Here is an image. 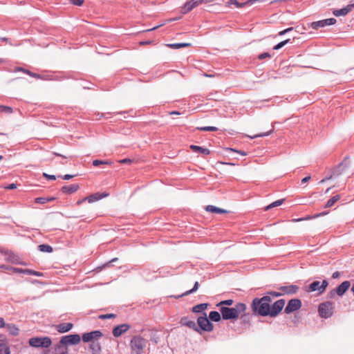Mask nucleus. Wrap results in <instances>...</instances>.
Returning <instances> with one entry per match:
<instances>
[{
	"label": "nucleus",
	"mask_w": 354,
	"mask_h": 354,
	"mask_svg": "<svg viewBox=\"0 0 354 354\" xmlns=\"http://www.w3.org/2000/svg\"><path fill=\"white\" fill-rule=\"evenodd\" d=\"M272 299L270 296H263L261 298H254L251 304V308L254 315H259L263 317L270 314V303Z\"/></svg>",
	"instance_id": "nucleus-1"
},
{
	"label": "nucleus",
	"mask_w": 354,
	"mask_h": 354,
	"mask_svg": "<svg viewBox=\"0 0 354 354\" xmlns=\"http://www.w3.org/2000/svg\"><path fill=\"white\" fill-rule=\"evenodd\" d=\"M246 305L243 303H237L232 308L221 306L220 312L224 320L234 319L238 318L240 315L246 310Z\"/></svg>",
	"instance_id": "nucleus-2"
},
{
	"label": "nucleus",
	"mask_w": 354,
	"mask_h": 354,
	"mask_svg": "<svg viewBox=\"0 0 354 354\" xmlns=\"http://www.w3.org/2000/svg\"><path fill=\"white\" fill-rule=\"evenodd\" d=\"M349 163L347 161V159L345 158L342 162H341L338 165L334 167L332 170V173L330 176H326L324 179H322L319 183H323L328 180L331 179L332 178H336L342 175L346 169L348 167Z\"/></svg>",
	"instance_id": "nucleus-3"
},
{
	"label": "nucleus",
	"mask_w": 354,
	"mask_h": 354,
	"mask_svg": "<svg viewBox=\"0 0 354 354\" xmlns=\"http://www.w3.org/2000/svg\"><path fill=\"white\" fill-rule=\"evenodd\" d=\"M146 343L147 342L143 337L140 336L133 337L130 342L132 352L136 354H142Z\"/></svg>",
	"instance_id": "nucleus-4"
},
{
	"label": "nucleus",
	"mask_w": 354,
	"mask_h": 354,
	"mask_svg": "<svg viewBox=\"0 0 354 354\" xmlns=\"http://www.w3.org/2000/svg\"><path fill=\"white\" fill-rule=\"evenodd\" d=\"M28 343L30 346L35 348H48L52 341L49 337H35L29 339Z\"/></svg>",
	"instance_id": "nucleus-5"
},
{
	"label": "nucleus",
	"mask_w": 354,
	"mask_h": 354,
	"mask_svg": "<svg viewBox=\"0 0 354 354\" xmlns=\"http://www.w3.org/2000/svg\"><path fill=\"white\" fill-rule=\"evenodd\" d=\"M334 304L331 301H326L319 304L318 313L321 317L328 319L330 317L334 311Z\"/></svg>",
	"instance_id": "nucleus-6"
},
{
	"label": "nucleus",
	"mask_w": 354,
	"mask_h": 354,
	"mask_svg": "<svg viewBox=\"0 0 354 354\" xmlns=\"http://www.w3.org/2000/svg\"><path fill=\"white\" fill-rule=\"evenodd\" d=\"M198 327L199 328V332L201 333V330L211 332L213 330L214 326L209 321V319L207 317L206 313L203 314V316L198 317L197 319Z\"/></svg>",
	"instance_id": "nucleus-7"
},
{
	"label": "nucleus",
	"mask_w": 354,
	"mask_h": 354,
	"mask_svg": "<svg viewBox=\"0 0 354 354\" xmlns=\"http://www.w3.org/2000/svg\"><path fill=\"white\" fill-rule=\"evenodd\" d=\"M328 286V283L326 280H324L322 282H320L319 281H315L309 285L308 291H318L319 294H322L325 291Z\"/></svg>",
	"instance_id": "nucleus-8"
},
{
	"label": "nucleus",
	"mask_w": 354,
	"mask_h": 354,
	"mask_svg": "<svg viewBox=\"0 0 354 354\" xmlns=\"http://www.w3.org/2000/svg\"><path fill=\"white\" fill-rule=\"evenodd\" d=\"M81 341V337L78 334H71L66 336H63L60 342L62 344L68 345H76L78 344Z\"/></svg>",
	"instance_id": "nucleus-9"
},
{
	"label": "nucleus",
	"mask_w": 354,
	"mask_h": 354,
	"mask_svg": "<svg viewBox=\"0 0 354 354\" xmlns=\"http://www.w3.org/2000/svg\"><path fill=\"white\" fill-rule=\"evenodd\" d=\"M103 336L100 330H93L89 333H84L82 336L84 342H93V341H98L100 338Z\"/></svg>",
	"instance_id": "nucleus-10"
},
{
	"label": "nucleus",
	"mask_w": 354,
	"mask_h": 354,
	"mask_svg": "<svg viewBox=\"0 0 354 354\" xmlns=\"http://www.w3.org/2000/svg\"><path fill=\"white\" fill-rule=\"evenodd\" d=\"M285 305V300L281 299L276 301L272 306L270 305V314L269 316L274 317L282 310Z\"/></svg>",
	"instance_id": "nucleus-11"
},
{
	"label": "nucleus",
	"mask_w": 354,
	"mask_h": 354,
	"mask_svg": "<svg viewBox=\"0 0 354 354\" xmlns=\"http://www.w3.org/2000/svg\"><path fill=\"white\" fill-rule=\"evenodd\" d=\"M301 306V301L299 299H290L286 307L285 308L284 312L286 314L291 313L294 311L297 310Z\"/></svg>",
	"instance_id": "nucleus-12"
},
{
	"label": "nucleus",
	"mask_w": 354,
	"mask_h": 354,
	"mask_svg": "<svg viewBox=\"0 0 354 354\" xmlns=\"http://www.w3.org/2000/svg\"><path fill=\"white\" fill-rule=\"evenodd\" d=\"M337 20L335 18H329L317 21H314L311 24V28L315 30H318L326 26L333 25L336 23Z\"/></svg>",
	"instance_id": "nucleus-13"
},
{
	"label": "nucleus",
	"mask_w": 354,
	"mask_h": 354,
	"mask_svg": "<svg viewBox=\"0 0 354 354\" xmlns=\"http://www.w3.org/2000/svg\"><path fill=\"white\" fill-rule=\"evenodd\" d=\"M201 5V0H190L183 6L181 8V13L185 15L190 11H192L194 8H196Z\"/></svg>",
	"instance_id": "nucleus-14"
},
{
	"label": "nucleus",
	"mask_w": 354,
	"mask_h": 354,
	"mask_svg": "<svg viewBox=\"0 0 354 354\" xmlns=\"http://www.w3.org/2000/svg\"><path fill=\"white\" fill-rule=\"evenodd\" d=\"M130 328V325L127 324H122L118 326H116L113 329V335L115 337H118L125 332H127Z\"/></svg>",
	"instance_id": "nucleus-15"
},
{
	"label": "nucleus",
	"mask_w": 354,
	"mask_h": 354,
	"mask_svg": "<svg viewBox=\"0 0 354 354\" xmlns=\"http://www.w3.org/2000/svg\"><path fill=\"white\" fill-rule=\"evenodd\" d=\"M181 326H185L194 330V331L199 332V328L197 326L194 321L190 320L187 317H183L180 320Z\"/></svg>",
	"instance_id": "nucleus-16"
},
{
	"label": "nucleus",
	"mask_w": 354,
	"mask_h": 354,
	"mask_svg": "<svg viewBox=\"0 0 354 354\" xmlns=\"http://www.w3.org/2000/svg\"><path fill=\"white\" fill-rule=\"evenodd\" d=\"M353 8L354 3H350L341 9L333 10V13L335 17L345 16L352 11Z\"/></svg>",
	"instance_id": "nucleus-17"
},
{
	"label": "nucleus",
	"mask_w": 354,
	"mask_h": 354,
	"mask_svg": "<svg viewBox=\"0 0 354 354\" xmlns=\"http://www.w3.org/2000/svg\"><path fill=\"white\" fill-rule=\"evenodd\" d=\"M0 252L6 256V261L12 263H17V256L10 250L0 248Z\"/></svg>",
	"instance_id": "nucleus-18"
},
{
	"label": "nucleus",
	"mask_w": 354,
	"mask_h": 354,
	"mask_svg": "<svg viewBox=\"0 0 354 354\" xmlns=\"http://www.w3.org/2000/svg\"><path fill=\"white\" fill-rule=\"evenodd\" d=\"M283 294L293 295L295 294L298 290L299 286L296 285L283 286L279 288Z\"/></svg>",
	"instance_id": "nucleus-19"
},
{
	"label": "nucleus",
	"mask_w": 354,
	"mask_h": 354,
	"mask_svg": "<svg viewBox=\"0 0 354 354\" xmlns=\"http://www.w3.org/2000/svg\"><path fill=\"white\" fill-rule=\"evenodd\" d=\"M351 286V283L348 281H343L340 285L337 286L336 288V293L339 296H342L349 288Z\"/></svg>",
	"instance_id": "nucleus-20"
},
{
	"label": "nucleus",
	"mask_w": 354,
	"mask_h": 354,
	"mask_svg": "<svg viewBox=\"0 0 354 354\" xmlns=\"http://www.w3.org/2000/svg\"><path fill=\"white\" fill-rule=\"evenodd\" d=\"M80 188L78 184H73L70 185L63 186L61 189V191L64 194H71L73 193L76 192Z\"/></svg>",
	"instance_id": "nucleus-21"
},
{
	"label": "nucleus",
	"mask_w": 354,
	"mask_h": 354,
	"mask_svg": "<svg viewBox=\"0 0 354 354\" xmlns=\"http://www.w3.org/2000/svg\"><path fill=\"white\" fill-rule=\"evenodd\" d=\"M108 196V194H100V193H95L94 194H91L87 197H85L83 198V201H87L88 203H94L98 200H100L106 196Z\"/></svg>",
	"instance_id": "nucleus-22"
},
{
	"label": "nucleus",
	"mask_w": 354,
	"mask_h": 354,
	"mask_svg": "<svg viewBox=\"0 0 354 354\" xmlns=\"http://www.w3.org/2000/svg\"><path fill=\"white\" fill-rule=\"evenodd\" d=\"M73 325L71 323H62L57 326V330L61 333H66L72 329Z\"/></svg>",
	"instance_id": "nucleus-23"
},
{
	"label": "nucleus",
	"mask_w": 354,
	"mask_h": 354,
	"mask_svg": "<svg viewBox=\"0 0 354 354\" xmlns=\"http://www.w3.org/2000/svg\"><path fill=\"white\" fill-rule=\"evenodd\" d=\"M89 348L92 354H100L101 353V346L98 341H93V342H90Z\"/></svg>",
	"instance_id": "nucleus-24"
},
{
	"label": "nucleus",
	"mask_w": 354,
	"mask_h": 354,
	"mask_svg": "<svg viewBox=\"0 0 354 354\" xmlns=\"http://www.w3.org/2000/svg\"><path fill=\"white\" fill-rule=\"evenodd\" d=\"M68 348L65 344H62L60 342L55 346L53 354H67Z\"/></svg>",
	"instance_id": "nucleus-25"
},
{
	"label": "nucleus",
	"mask_w": 354,
	"mask_h": 354,
	"mask_svg": "<svg viewBox=\"0 0 354 354\" xmlns=\"http://www.w3.org/2000/svg\"><path fill=\"white\" fill-rule=\"evenodd\" d=\"M250 2L251 1H248V0L243 3H239L237 0H229L226 3V6L230 7L232 5H234V6H235V7H236L238 8H243L246 6H249V3H250Z\"/></svg>",
	"instance_id": "nucleus-26"
},
{
	"label": "nucleus",
	"mask_w": 354,
	"mask_h": 354,
	"mask_svg": "<svg viewBox=\"0 0 354 354\" xmlns=\"http://www.w3.org/2000/svg\"><path fill=\"white\" fill-rule=\"evenodd\" d=\"M190 149L194 152H199L204 155H209L210 153V151L207 148H204L197 145H190Z\"/></svg>",
	"instance_id": "nucleus-27"
},
{
	"label": "nucleus",
	"mask_w": 354,
	"mask_h": 354,
	"mask_svg": "<svg viewBox=\"0 0 354 354\" xmlns=\"http://www.w3.org/2000/svg\"><path fill=\"white\" fill-rule=\"evenodd\" d=\"M221 314L217 311H211L209 314V319L212 322H219L221 319Z\"/></svg>",
	"instance_id": "nucleus-28"
},
{
	"label": "nucleus",
	"mask_w": 354,
	"mask_h": 354,
	"mask_svg": "<svg viewBox=\"0 0 354 354\" xmlns=\"http://www.w3.org/2000/svg\"><path fill=\"white\" fill-rule=\"evenodd\" d=\"M205 209H206V211H207V212H212V213H219V214H222V213H225V212H227V211H226V210L223 209H221V208H218V207H216L213 206V205H207V206L205 207Z\"/></svg>",
	"instance_id": "nucleus-29"
},
{
	"label": "nucleus",
	"mask_w": 354,
	"mask_h": 354,
	"mask_svg": "<svg viewBox=\"0 0 354 354\" xmlns=\"http://www.w3.org/2000/svg\"><path fill=\"white\" fill-rule=\"evenodd\" d=\"M6 326L11 335H17L19 334V330L15 324H6Z\"/></svg>",
	"instance_id": "nucleus-30"
},
{
	"label": "nucleus",
	"mask_w": 354,
	"mask_h": 354,
	"mask_svg": "<svg viewBox=\"0 0 354 354\" xmlns=\"http://www.w3.org/2000/svg\"><path fill=\"white\" fill-rule=\"evenodd\" d=\"M207 306H208V304H205V303L200 304L194 306L192 308V310L193 313H201L207 308Z\"/></svg>",
	"instance_id": "nucleus-31"
},
{
	"label": "nucleus",
	"mask_w": 354,
	"mask_h": 354,
	"mask_svg": "<svg viewBox=\"0 0 354 354\" xmlns=\"http://www.w3.org/2000/svg\"><path fill=\"white\" fill-rule=\"evenodd\" d=\"M340 198V196L339 195H335L334 196H333L331 198H330L327 202L325 204V207L326 208H328V207H330L332 206H333L335 205V203L339 201Z\"/></svg>",
	"instance_id": "nucleus-32"
},
{
	"label": "nucleus",
	"mask_w": 354,
	"mask_h": 354,
	"mask_svg": "<svg viewBox=\"0 0 354 354\" xmlns=\"http://www.w3.org/2000/svg\"><path fill=\"white\" fill-rule=\"evenodd\" d=\"M38 249L43 252H52L53 250V248L48 244H41L38 246Z\"/></svg>",
	"instance_id": "nucleus-33"
},
{
	"label": "nucleus",
	"mask_w": 354,
	"mask_h": 354,
	"mask_svg": "<svg viewBox=\"0 0 354 354\" xmlns=\"http://www.w3.org/2000/svg\"><path fill=\"white\" fill-rule=\"evenodd\" d=\"M198 287H199V283L198 281H196L194 285V287L191 290L186 291L185 292H184L181 295L178 296V297H183V296H187V295H188L189 294L194 293V292H196L198 290Z\"/></svg>",
	"instance_id": "nucleus-34"
},
{
	"label": "nucleus",
	"mask_w": 354,
	"mask_h": 354,
	"mask_svg": "<svg viewBox=\"0 0 354 354\" xmlns=\"http://www.w3.org/2000/svg\"><path fill=\"white\" fill-rule=\"evenodd\" d=\"M0 354H10V348L6 344H0Z\"/></svg>",
	"instance_id": "nucleus-35"
},
{
	"label": "nucleus",
	"mask_w": 354,
	"mask_h": 354,
	"mask_svg": "<svg viewBox=\"0 0 354 354\" xmlns=\"http://www.w3.org/2000/svg\"><path fill=\"white\" fill-rule=\"evenodd\" d=\"M283 201H284V199L277 200V201L270 203L269 205H268L266 207V210H268V209H270L271 208H273V207H278V206L282 205Z\"/></svg>",
	"instance_id": "nucleus-36"
},
{
	"label": "nucleus",
	"mask_w": 354,
	"mask_h": 354,
	"mask_svg": "<svg viewBox=\"0 0 354 354\" xmlns=\"http://www.w3.org/2000/svg\"><path fill=\"white\" fill-rule=\"evenodd\" d=\"M168 46L172 48L178 49L180 48L189 46H190V44H189V43H175V44H169Z\"/></svg>",
	"instance_id": "nucleus-37"
},
{
	"label": "nucleus",
	"mask_w": 354,
	"mask_h": 354,
	"mask_svg": "<svg viewBox=\"0 0 354 354\" xmlns=\"http://www.w3.org/2000/svg\"><path fill=\"white\" fill-rule=\"evenodd\" d=\"M288 43H292V41L290 39H286L284 41L279 42V44H277V45H275L273 47V49L276 50H279L280 48H281L282 47H283L285 45H286Z\"/></svg>",
	"instance_id": "nucleus-38"
},
{
	"label": "nucleus",
	"mask_w": 354,
	"mask_h": 354,
	"mask_svg": "<svg viewBox=\"0 0 354 354\" xmlns=\"http://www.w3.org/2000/svg\"><path fill=\"white\" fill-rule=\"evenodd\" d=\"M197 129L202 131H218L217 127H212V126L197 127Z\"/></svg>",
	"instance_id": "nucleus-39"
},
{
	"label": "nucleus",
	"mask_w": 354,
	"mask_h": 354,
	"mask_svg": "<svg viewBox=\"0 0 354 354\" xmlns=\"http://www.w3.org/2000/svg\"><path fill=\"white\" fill-rule=\"evenodd\" d=\"M111 161L109 160H95L93 161V165L95 167H97L100 165H111Z\"/></svg>",
	"instance_id": "nucleus-40"
},
{
	"label": "nucleus",
	"mask_w": 354,
	"mask_h": 354,
	"mask_svg": "<svg viewBox=\"0 0 354 354\" xmlns=\"http://www.w3.org/2000/svg\"><path fill=\"white\" fill-rule=\"evenodd\" d=\"M234 303V301L232 299H227V300H223V301H220L218 304H217V306L221 308V306H232Z\"/></svg>",
	"instance_id": "nucleus-41"
},
{
	"label": "nucleus",
	"mask_w": 354,
	"mask_h": 354,
	"mask_svg": "<svg viewBox=\"0 0 354 354\" xmlns=\"http://www.w3.org/2000/svg\"><path fill=\"white\" fill-rule=\"evenodd\" d=\"M0 112H5L6 113H12V108L7 106H0Z\"/></svg>",
	"instance_id": "nucleus-42"
},
{
	"label": "nucleus",
	"mask_w": 354,
	"mask_h": 354,
	"mask_svg": "<svg viewBox=\"0 0 354 354\" xmlns=\"http://www.w3.org/2000/svg\"><path fill=\"white\" fill-rule=\"evenodd\" d=\"M115 317H116V315L113 314V313L100 315L98 316V318L100 319H111V318H115Z\"/></svg>",
	"instance_id": "nucleus-43"
},
{
	"label": "nucleus",
	"mask_w": 354,
	"mask_h": 354,
	"mask_svg": "<svg viewBox=\"0 0 354 354\" xmlns=\"http://www.w3.org/2000/svg\"><path fill=\"white\" fill-rule=\"evenodd\" d=\"M9 270L12 271L15 273L24 274L25 269L19 268H15V267H10L9 268Z\"/></svg>",
	"instance_id": "nucleus-44"
},
{
	"label": "nucleus",
	"mask_w": 354,
	"mask_h": 354,
	"mask_svg": "<svg viewBox=\"0 0 354 354\" xmlns=\"http://www.w3.org/2000/svg\"><path fill=\"white\" fill-rule=\"evenodd\" d=\"M26 73L28 74V75L32 77H35V78H37V79H43V77H41V75L39 74H37V73H32L30 71H26Z\"/></svg>",
	"instance_id": "nucleus-45"
},
{
	"label": "nucleus",
	"mask_w": 354,
	"mask_h": 354,
	"mask_svg": "<svg viewBox=\"0 0 354 354\" xmlns=\"http://www.w3.org/2000/svg\"><path fill=\"white\" fill-rule=\"evenodd\" d=\"M35 202L38 204H46L47 203V200H46L45 197H38L35 198Z\"/></svg>",
	"instance_id": "nucleus-46"
},
{
	"label": "nucleus",
	"mask_w": 354,
	"mask_h": 354,
	"mask_svg": "<svg viewBox=\"0 0 354 354\" xmlns=\"http://www.w3.org/2000/svg\"><path fill=\"white\" fill-rule=\"evenodd\" d=\"M272 131H273V129H271L270 131H268V132L264 133L257 134V135H254L253 136H251L250 138L252 139H253V138H258V137L268 136H269L271 133V132Z\"/></svg>",
	"instance_id": "nucleus-47"
},
{
	"label": "nucleus",
	"mask_w": 354,
	"mask_h": 354,
	"mask_svg": "<svg viewBox=\"0 0 354 354\" xmlns=\"http://www.w3.org/2000/svg\"><path fill=\"white\" fill-rule=\"evenodd\" d=\"M227 151H234V152L238 153H239V154H241L242 156H246L247 155V153L245 152V151L234 149L232 148H227Z\"/></svg>",
	"instance_id": "nucleus-48"
},
{
	"label": "nucleus",
	"mask_w": 354,
	"mask_h": 354,
	"mask_svg": "<svg viewBox=\"0 0 354 354\" xmlns=\"http://www.w3.org/2000/svg\"><path fill=\"white\" fill-rule=\"evenodd\" d=\"M71 2L75 6H80L84 3V0H71Z\"/></svg>",
	"instance_id": "nucleus-49"
},
{
	"label": "nucleus",
	"mask_w": 354,
	"mask_h": 354,
	"mask_svg": "<svg viewBox=\"0 0 354 354\" xmlns=\"http://www.w3.org/2000/svg\"><path fill=\"white\" fill-rule=\"evenodd\" d=\"M292 30H293V28H286V29H285V30H283L280 31V32H279V36H282V35H285V34H286V33H288V32H289L292 31Z\"/></svg>",
	"instance_id": "nucleus-50"
},
{
	"label": "nucleus",
	"mask_w": 354,
	"mask_h": 354,
	"mask_svg": "<svg viewBox=\"0 0 354 354\" xmlns=\"http://www.w3.org/2000/svg\"><path fill=\"white\" fill-rule=\"evenodd\" d=\"M270 57V55L268 53H263L259 55L258 58L259 59H263L265 58Z\"/></svg>",
	"instance_id": "nucleus-51"
},
{
	"label": "nucleus",
	"mask_w": 354,
	"mask_h": 354,
	"mask_svg": "<svg viewBox=\"0 0 354 354\" xmlns=\"http://www.w3.org/2000/svg\"><path fill=\"white\" fill-rule=\"evenodd\" d=\"M17 187V184L16 183H12V184H10L7 186H6L4 188L6 189H15Z\"/></svg>",
	"instance_id": "nucleus-52"
},
{
	"label": "nucleus",
	"mask_w": 354,
	"mask_h": 354,
	"mask_svg": "<svg viewBox=\"0 0 354 354\" xmlns=\"http://www.w3.org/2000/svg\"><path fill=\"white\" fill-rule=\"evenodd\" d=\"M119 162L120 164H130L132 162V160L129 159V158H124V159L119 160Z\"/></svg>",
	"instance_id": "nucleus-53"
},
{
	"label": "nucleus",
	"mask_w": 354,
	"mask_h": 354,
	"mask_svg": "<svg viewBox=\"0 0 354 354\" xmlns=\"http://www.w3.org/2000/svg\"><path fill=\"white\" fill-rule=\"evenodd\" d=\"M44 176H45L48 180H55L56 177L54 175H49L47 174H44Z\"/></svg>",
	"instance_id": "nucleus-54"
},
{
	"label": "nucleus",
	"mask_w": 354,
	"mask_h": 354,
	"mask_svg": "<svg viewBox=\"0 0 354 354\" xmlns=\"http://www.w3.org/2000/svg\"><path fill=\"white\" fill-rule=\"evenodd\" d=\"M104 113H95V115L96 117V120H100L102 119V118L104 117Z\"/></svg>",
	"instance_id": "nucleus-55"
},
{
	"label": "nucleus",
	"mask_w": 354,
	"mask_h": 354,
	"mask_svg": "<svg viewBox=\"0 0 354 354\" xmlns=\"http://www.w3.org/2000/svg\"><path fill=\"white\" fill-rule=\"evenodd\" d=\"M327 214H328L327 212H321V213H319V214H317L314 215L312 218H318L319 216H325Z\"/></svg>",
	"instance_id": "nucleus-56"
},
{
	"label": "nucleus",
	"mask_w": 354,
	"mask_h": 354,
	"mask_svg": "<svg viewBox=\"0 0 354 354\" xmlns=\"http://www.w3.org/2000/svg\"><path fill=\"white\" fill-rule=\"evenodd\" d=\"M76 175H71V174H66L64 175L62 178L64 180H70L71 178H73L74 176H75Z\"/></svg>",
	"instance_id": "nucleus-57"
},
{
	"label": "nucleus",
	"mask_w": 354,
	"mask_h": 354,
	"mask_svg": "<svg viewBox=\"0 0 354 354\" xmlns=\"http://www.w3.org/2000/svg\"><path fill=\"white\" fill-rule=\"evenodd\" d=\"M32 275L33 276H37V277H43L44 274L42 272H41L33 270Z\"/></svg>",
	"instance_id": "nucleus-58"
},
{
	"label": "nucleus",
	"mask_w": 354,
	"mask_h": 354,
	"mask_svg": "<svg viewBox=\"0 0 354 354\" xmlns=\"http://www.w3.org/2000/svg\"><path fill=\"white\" fill-rule=\"evenodd\" d=\"M6 326V323L3 318L0 317V328Z\"/></svg>",
	"instance_id": "nucleus-59"
},
{
	"label": "nucleus",
	"mask_w": 354,
	"mask_h": 354,
	"mask_svg": "<svg viewBox=\"0 0 354 354\" xmlns=\"http://www.w3.org/2000/svg\"><path fill=\"white\" fill-rule=\"evenodd\" d=\"M335 295H337L336 290H332L329 293V297L333 298L335 296Z\"/></svg>",
	"instance_id": "nucleus-60"
},
{
	"label": "nucleus",
	"mask_w": 354,
	"mask_h": 354,
	"mask_svg": "<svg viewBox=\"0 0 354 354\" xmlns=\"http://www.w3.org/2000/svg\"><path fill=\"white\" fill-rule=\"evenodd\" d=\"M32 273H33V270L25 269V271H24L25 274L32 275Z\"/></svg>",
	"instance_id": "nucleus-61"
},
{
	"label": "nucleus",
	"mask_w": 354,
	"mask_h": 354,
	"mask_svg": "<svg viewBox=\"0 0 354 354\" xmlns=\"http://www.w3.org/2000/svg\"><path fill=\"white\" fill-rule=\"evenodd\" d=\"M310 179V176H306L304 178H302L301 183H306L308 182Z\"/></svg>",
	"instance_id": "nucleus-62"
},
{
	"label": "nucleus",
	"mask_w": 354,
	"mask_h": 354,
	"mask_svg": "<svg viewBox=\"0 0 354 354\" xmlns=\"http://www.w3.org/2000/svg\"><path fill=\"white\" fill-rule=\"evenodd\" d=\"M270 294L274 297H279L281 295V293L277 292H270Z\"/></svg>",
	"instance_id": "nucleus-63"
},
{
	"label": "nucleus",
	"mask_w": 354,
	"mask_h": 354,
	"mask_svg": "<svg viewBox=\"0 0 354 354\" xmlns=\"http://www.w3.org/2000/svg\"><path fill=\"white\" fill-rule=\"evenodd\" d=\"M339 272H335L333 274L332 277H333V279H336V278L339 277Z\"/></svg>",
	"instance_id": "nucleus-64"
}]
</instances>
